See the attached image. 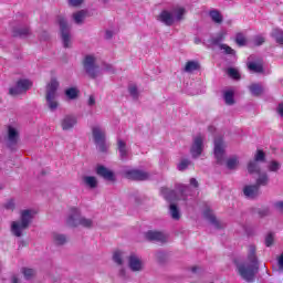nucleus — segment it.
Listing matches in <instances>:
<instances>
[{
  "label": "nucleus",
  "mask_w": 283,
  "mask_h": 283,
  "mask_svg": "<svg viewBox=\"0 0 283 283\" xmlns=\"http://www.w3.org/2000/svg\"><path fill=\"white\" fill-rule=\"evenodd\" d=\"M239 275L245 282H253L255 274L260 271V263L258 262V255H255V245H249L248 249V262L237 263Z\"/></svg>",
  "instance_id": "obj_1"
},
{
  "label": "nucleus",
  "mask_w": 283,
  "mask_h": 283,
  "mask_svg": "<svg viewBox=\"0 0 283 283\" xmlns=\"http://www.w3.org/2000/svg\"><path fill=\"white\" fill-rule=\"evenodd\" d=\"M66 223L69 227H84L85 229H92L94 221L85 217H81V210L77 208H71Z\"/></svg>",
  "instance_id": "obj_2"
},
{
  "label": "nucleus",
  "mask_w": 283,
  "mask_h": 283,
  "mask_svg": "<svg viewBox=\"0 0 283 283\" xmlns=\"http://www.w3.org/2000/svg\"><path fill=\"white\" fill-rule=\"evenodd\" d=\"M93 140L98 151H107L109 149V144L107 143V136L105 129L101 126L92 127Z\"/></svg>",
  "instance_id": "obj_3"
},
{
  "label": "nucleus",
  "mask_w": 283,
  "mask_h": 283,
  "mask_svg": "<svg viewBox=\"0 0 283 283\" xmlns=\"http://www.w3.org/2000/svg\"><path fill=\"white\" fill-rule=\"evenodd\" d=\"M56 90H59V81L52 78L46 86V104L51 112L59 109V102H56Z\"/></svg>",
  "instance_id": "obj_4"
},
{
  "label": "nucleus",
  "mask_w": 283,
  "mask_h": 283,
  "mask_svg": "<svg viewBox=\"0 0 283 283\" xmlns=\"http://www.w3.org/2000/svg\"><path fill=\"white\" fill-rule=\"evenodd\" d=\"M84 70L90 78H96L101 74L98 65H96V57L94 55H86L83 61Z\"/></svg>",
  "instance_id": "obj_5"
},
{
  "label": "nucleus",
  "mask_w": 283,
  "mask_h": 283,
  "mask_svg": "<svg viewBox=\"0 0 283 283\" xmlns=\"http://www.w3.org/2000/svg\"><path fill=\"white\" fill-rule=\"evenodd\" d=\"M57 23L60 25L63 46L70 48L71 35H70V25L67 24V20L63 15H59Z\"/></svg>",
  "instance_id": "obj_6"
},
{
  "label": "nucleus",
  "mask_w": 283,
  "mask_h": 283,
  "mask_svg": "<svg viewBox=\"0 0 283 283\" xmlns=\"http://www.w3.org/2000/svg\"><path fill=\"white\" fill-rule=\"evenodd\" d=\"M32 87V82L30 80H19L15 84V86L11 87L9 90L10 96H19V94H25L28 90Z\"/></svg>",
  "instance_id": "obj_7"
},
{
  "label": "nucleus",
  "mask_w": 283,
  "mask_h": 283,
  "mask_svg": "<svg viewBox=\"0 0 283 283\" xmlns=\"http://www.w3.org/2000/svg\"><path fill=\"white\" fill-rule=\"evenodd\" d=\"M203 150H205V137L202 135H198L193 138L192 146L190 148V154L192 158H200V156H202Z\"/></svg>",
  "instance_id": "obj_8"
},
{
  "label": "nucleus",
  "mask_w": 283,
  "mask_h": 283,
  "mask_svg": "<svg viewBox=\"0 0 283 283\" xmlns=\"http://www.w3.org/2000/svg\"><path fill=\"white\" fill-rule=\"evenodd\" d=\"M264 160H266V155L264 151L258 150L254 156V160L248 164L249 174H260V164L258 163H264Z\"/></svg>",
  "instance_id": "obj_9"
},
{
  "label": "nucleus",
  "mask_w": 283,
  "mask_h": 283,
  "mask_svg": "<svg viewBox=\"0 0 283 283\" xmlns=\"http://www.w3.org/2000/svg\"><path fill=\"white\" fill-rule=\"evenodd\" d=\"M214 158L217 165H224V142L222 138H214Z\"/></svg>",
  "instance_id": "obj_10"
},
{
  "label": "nucleus",
  "mask_w": 283,
  "mask_h": 283,
  "mask_svg": "<svg viewBox=\"0 0 283 283\" xmlns=\"http://www.w3.org/2000/svg\"><path fill=\"white\" fill-rule=\"evenodd\" d=\"M124 176L128 180H149V172L138 169L125 170Z\"/></svg>",
  "instance_id": "obj_11"
},
{
  "label": "nucleus",
  "mask_w": 283,
  "mask_h": 283,
  "mask_svg": "<svg viewBox=\"0 0 283 283\" xmlns=\"http://www.w3.org/2000/svg\"><path fill=\"white\" fill-rule=\"evenodd\" d=\"M18 143H19V132H17V128L9 126L8 142H7L9 149H14V147H17Z\"/></svg>",
  "instance_id": "obj_12"
},
{
  "label": "nucleus",
  "mask_w": 283,
  "mask_h": 283,
  "mask_svg": "<svg viewBox=\"0 0 283 283\" xmlns=\"http://www.w3.org/2000/svg\"><path fill=\"white\" fill-rule=\"evenodd\" d=\"M145 238L149 242H167V235L160 231L149 230L145 233Z\"/></svg>",
  "instance_id": "obj_13"
},
{
  "label": "nucleus",
  "mask_w": 283,
  "mask_h": 283,
  "mask_svg": "<svg viewBox=\"0 0 283 283\" xmlns=\"http://www.w3.org/2000/svg\"><path fill=\"white\" fill-rule=\"evenodd\" d=\"M128 266L130 271H143V260L136 254H130L128 256Z\"/></svg>",
  "instance_id": "obj_14"
},
{
  "label": "nucleus",
  "mask_w": 283,
  "mask_h": 283,
  "mask_svg": "<svg viewBox=\"0 0 283 283\" xmlns=\"http://www.w3.org/2000/svg\"><path fill=\"white\" fill-rule=\"evenodd\" d=\"M157 21H160L161 23H164V25L171 27L175 23L174 13H171V11L164 10L158 15Z\"/></svg>",
  "instance_id": "obj_15"
},
{
  "label": "nucleus",
  "mask_w": 283,
  "mask_h": 283,
  "mask_svg": "<svg viewBox=\"0 0 283 283\" xmlns=\"http://www.w3.org/2000/svg\"><path fill=\"white\" fill-rule=\"evenodd\" d=\"M160 195L168 202H176V200H180V198H178V193L176 192V190H171L169 188H161Z\"/></svg>",
  "instance_id": "obj_16"
},
{
  "label": "nucleus",
  "mask_w": 283,
  "mask_h": 283,
  "mask_svg": "<svg viewBox=\"0 0 283 283\" xmlns=\"http://www.w3.org/2000/svg\"><path fill=\"white\" fill-rule=\"evenodd\" d=\"M77 120H76V117L74 115H66L62 122H61V125H62V129L64 132H67L72 128H74V126L76 125Z\"/></svg>",
  "instance_id": "obj_17"
},
{
  "label": "nucleus",
  "mask_w": 283,
  "mask_h": 283,
  "mask_svg": "<svg viewBox=\"0 0 283 283\" xmlns=\"http://www.w3.org/2000/svg\"><path fill=\"white\" fill-rule=\"evenodd\" d=\"M96 174L97 176H101L102 178H104V180H109L111 182H114L115 180L114 172L105 168V166H98L96 168Z\"/></svg>",
  "instance_id": "obj_18"
},
{
  "label": "nucleus",
  "mask_w": 283,
  "mask_h": 283,
  "mask_svg": "<svg viewBox=\"0 0 283 283\" xmlns=\"http://www.w3.org/2000/svg\"><path fill=\"white\" fill-rule=\"evenodd\" d=\"M117 147L119 151L120 160H128L129 159V149H127V144L122 139L117 140Z\"/></svg>",
  "instance_id": "obj_19"
},
{
  "label": "nucleus",
  "mask_w": 283,
  "mask_h": 283,
  "mask_svg": "<svg viewBox=\"0 0 283 283\" xmlns=\"http://www.w3.org/2000/svg\"><path fill=\"white\" fill-rule=\"evenodd\" d=\"M13 36H20V39H25L30 34V27L25 25H18L13 28Z\"/></svg>",
  "instance_id": "obj_20"
},
{
  "label": "nucleus",
  "mask_w": 283,
  "mask_h": 283,
  "mask_svg": "<svg viewBox=\"0 0 283 283\" xmlns=\"http://www.w3.org/2000/svg\"><path fill=\"white\" fill-rule=\"evenodd\" d=\"M187 10L182 7H176L170 11V14H172L174 23L178 21H182Z\"/></svg>",
  "instance_id": "obj_21"
},
{
  "label": "nucleus",
  "mask_w": 283,
  "mask_h": 283,
  "mask_svg": "<svg viewBox=\"0 0 283 283\" xmlns=\"http://www.w3.org/2000/svg\"><path fill=\"white\" fill-rule=\"evenodd\" d=\"M243 193L247 198H258L260 193V188L256 185L245 186L243 189Z\"/></svg>",
  "instance_id": "obj_22"
},
{
  "label": "nucleus",
  "mask_w": 283,
  "mask_h": 283,
  "mask_svg": "<svg viewBox=\"0 0 283 283\" xmlns=\"http://www.w3.org/2000/svg\"><path fill=\"white\" fill-rule=\"evenodd\" d=\"M31 222H32V211L31 210L22 211L21 222H20V224H22V229H28Z\"/></svg>",
  "instance_id": "obj_23"
},
{
  "label": "nucleus",
  "mask_w": 283,
  "mask_h": 283,
  "mask_svg": "<svg viewBox=\"0 0 283 283\" xmlns=\"http://www.w3.org/2000/svg\"><path fill=\"white\" fill-rule=\"evenodd\" d=\"M203 217L206 220H209L216 229H220V221L216 219V216L213 214V211L211 209H206L203 211Z\"/></svg>",
  "instance_id": "obj_24"
},
{
  "label": "nucleus",
  "mask_w": 283,
  "mask_h": 283,
  "mask_svg": "<svg viewBox=\"0 0 283 283\" xmlns=\"http://www.w3.org/2000/svg\"><path fill=\"white\" fill-rule=\"evenodd\" d=\"M27 228H23V224L19 223L18 221H13L11 223V232L13 235H15V238H21V235H23V230Z\"/></svg>",
  "instance_id": "obj_25"
},
{
  "label": "nucleus",
  "mask_w": 283,
  "mask_h": 283,
  "mask_svg": "<svg viewBox=\"0 0 283 283\" xmlns=\"http://www.w3.org/2000/svg\"><path fill=\"white\" fill-rule=\"evenodd\" d=\"M83 182L86 187H90V189H96V187H98V180L93 176L83 177Z\"/></svg>",
  "instance_id": "obj_26"
},
{
  "label": "nucleus",
  "mask_w": 283,
  "mask_h": 283,
  "mask_svg": "<svg viewBox=\"0 0 283 283\" xmlns=\"http://www.w3.org/2000/svg\"><path fill=\"white\" fill-rule=\"evenodd\" d=\"M255 174H259V178L256 179L255 186L259 188L266 187L269 185V175H266V172L261 174L260 170L259 172Z\"/></svg>",
  "instance_id": "obj_27"
},
{
  "label": "nucleus",
  "mask_w": 283,
  "mask_h": 283,
  "mask_svg": "<svg viewBox=\"0 0 283 283\" xmlns=\"http://www.w3.org/2000/svg\"><path fill=\"white\" fill-rule=\"evenodd\" d=\"M248 69L250 70V72H254V74H262V72H264V66H262V64L258 62H250L248 64Z\"/></svg>",
  "instance_id": "obj_28"
},
{
  "label": "nucleus",
  "mask_w": 283,
  "mask_h": 283,
  "mask_svg": "<svg viewBox=\"0 0 283 283\" xmlns=\"http://www.w3.org/2000/svg\"><path fill=\"white\" fill-rule=\"evenodd\" d=\"M271 36L279 43V45H283V31L282 29H273Z\"/></svg>",
  "instance_id": "obj_29"
},
{
  "label": "nucleus",
  "mask_w": 283,
  "mask_h": 283,
  "mask_svg": "<svg viewBox=\"0 0 283 283\" xmlns=\"http://www.w3.org/2000/svg\"><path fill=\"white\" fill-rule=\"evenodd\" d=\"M21 273L24 276V280H32V277H34V275H36V270L32 269V268H22L21 269Z\"/></svg>",
  "instance_id": "obj_30"
},
{
  "label": "nucleus",
  "mask_w": 283,
  "mask_h": 283,
  "mask_svg": "<svg viewBox=\"0 0 283 283\" xmlns=\"http://www.w3.org/2000/svg\"><path fill=\"white\" fill-rule=\"evenodd\" d=\"M252 96H261V94H263L264 92V87H262L261 84H252L249 87Z\"/></svg>",
  "instance_id": "obj_31"
},
{
  "label": "nucleus",
  "mask_w": 283,
  "mask_h": 283,
  "mask_svg": "<svg viewBox=\"0 0 283 283\" xmlns=\"http://www.w3.org/2000/svg\"><path fill=\"white\" fill-rule=\"evenodd\" d=\"M123 260H125V252L115 251L113 254V262H115V264H118V266H123Z\"/></svg>",
  "instance_id": "obj_32"
},
{
  "label": "nucleus",
  "mask_w": 283,
  "mask_h": 283,
  "mask_svg": "<svg viewBox=\"0 0 283 283\" xmlns=\"http://www.w3.org/2000/svg\"><path fill=\"white\" fill-rule=\"evenodd\" d=\"M73 21L77 25H81V23H83V21H85V11L81 10V11L73 13Z\"/></svg>",
  "instance_id": "obj_33"
},
{
  "label": "nucleus",
  "mask_w": 283,
  "mask_h": 283,
  "mask_svg": "<svg viewBox=\"0 0 283 283\" xmlns=\"http://www.w3.org/2000/svg\"><path fill=\"white\" fill-rule=\"evenodd\" d=\"M191 188H189V186H185V185H177V191L180 193L182 200H187V193H189Z\"/></svg>",
  "instance_id": "obj_34"
},
{
  "label": "nucleus",
  "mask_w": 283,
  "mask_h": 283,
  "mask_svg": "<svg viewBox=\"0 0 283 283\" xmlns=\"http://www.w3.org/2000/svg\"><path fill=\"white\" fill-rule=\"evenodd\" d=\"M198 67H199L198 62L189 61L186 63L185 72H188V73L196 72V70H198Z\"/></svg>",
  "instance_id": "obj_35"
},
{
  "label": "nucleus",
  "mask_w": 283,
  "mask_h": 283,
  "mask_svg": "<svg viewBox=\"0 0 283 283\" xmlns=\"http://www.w3.org/2000/svg\"><path fill=\"white\" fill-rule=\"evenodd\" d=\"M53 240L57 245L65 244L67 242V238L65 237V234H59V233L53 234Z\"/></svg>",
  "instance_id": "obj_36"
},
{
  "label": "nucleus",
  "mask_w": 283,
  "mask_h": 283,
  "mask_svg": "<svg viewBox=\"0 0 283 283\" xmlns=\"http://www.w3.org/2000/svg\"><path fill=\"white\" fill-rule=\"evenodd\" d=\"M235 43L239 48H244V45H247V36H244L243 33H237Z\"/></svg>",
  "instance_id": "obj_37"
},
{
  "label": "nucleus",
  "mask_w": 283,
  "mask_h": 283,
  "mask_svg": "<svg viewBox=\"0 0 283 283\" xmlns=\"http://www.w3.org/2000/svg\"><path fill=\"white\" fill-rule=\"evenodd\" d=\"M65 95L67 96V98H70L71 101H74V98H77L78 97V91L76 87H71V88H67L65 91Z\"/></svg>",
  "instance_id": "obj_38"
},
{
  "label": "nucleus",
  "mask_w": 283,
  "mask_h": 283,
  "mask_svg": "<svg viewBox=\"0 0 283 283\" xmlns=\"http://www.w3.org/2000/svg\"><path fill=\"white\" fill-rule=\"evenodd\" d=\"M170 216L172 220H180V210H178V207L174 203L170 205Z\"/></svg>",
  "instance_id": "obj_39"
},
{
  "label": "nucleus",
  "mask_w": 283,
  "mask_h": 283,
  "mask_svg": "<svg viewBox=\"0 0 283 283\" xmlns=\"http://www.w3.org/2000/svg\"><path fill=\"white\" fill-rule=\"evenodd\" d=\"M238 165H240V161L238 160L237 156H232L227 160V167L229 169H235V167H238Z\"/></svg>",
  "instance_id": "obj_40"
},
{
  "label": "nucleus",
  "mask_w": 283,
  "mask_h": 283,
  "mask_svg": "<svg viewBox=\"0 0 283 283\" xmlns=\"http://www.w3.org/2000/svg\"><path fill=\"white\" fill-rule=\"evenodd\" d=\"M210 18L214 23H221L222 22V14L219 13L218 10L210 11Z\"/></svg>",
  "instance_id": "obj_41"
},
{
  "label": "nucleus",
  "mask_w": 283,
  "mask_h": 283,
  "mask_svg": "<svg viewBox=\"0 0 283 283\" xmlns=\"http://www.w3.org/2000/svg\"><path fill=\"white\" fill-rule=\"evenodd\" d=\"M223 98L227 105H233V103H235V101L233 99L232 91H227L223 95Z\"/></svg>",
  "instance_id": "obj_42"
},
{
  "label": "nucleus",
  "mask_w": 283,
  "mask_h": 283,
  "mask_svg": "<svg viewBox=\"0 0 283 283\" xmlns=\"http://www.w3.org/2000/svg\"><path fill=\"white\" fill-rule=\"evenodd\" d=\"M189 165H191V160L189 159H181L180 163L177 165L178 171H185Z\"/></svg>",
  "instance_id": "obj_43"
},
{
  "label": "nucleus",
  "mask_w": 283,
  "mask_h": 283,
  "mask_svg": "<svg viewBox=\"0 0 283 283\" xmlns=\"http://www.w3.org/2000/svg\"><path fill=\"white\" fill-rule=\"evenodd\" d=\"M227 74L228 76H230V78H234V80L240 78V72H238V69L230 67L228 69Z\"/></svg>",
  "instance_id": "obj_44"
},
{
  "label": "nucleus",
  "mask_w": 283,
  "mask_h": 283,
  "mask_svg": "<svg viewBox=\"0 0 283 283\" xmlns=\"http://www.w3.org/2000/svg\"><path fill=\"white\" fill-rule=\"evenodd\" d=\"M128 92L133 98H138V86H136V84H130L128 86Z\"/></svg>",
  "instance_id": "obj_45"
},
{
  "label": "nucleus",
  "mask_w": 283,
  "mask_h": 283,
  "mask_svg": "<svg viewBox=\"0 0 283 283\" xmlns=\"http://www.w3.org/2000/svg\"><path fill=\"white\" fill-rule=\"evenodd\" d=\"M222 41H224V35H222V33H219L217 36L211 38L212 45H220Z\"/></svg>",
  "instance_id": "obj_46"
},
{
  "label": "nucleus",
  "mask_w": 283,
  "mask_h": 283,
  "mask_svg": "<svg viewBox=\"0 0 283 283\" xmlns=\"http://www.w3.org/2000/svg\"><path fill=\"white\" fill-rule=\"evenodd\" d=\"M265 39L262 35H255L253 39V44L260 46L264 43Z\"/></svg>",
  "instance_id": "obj_47"
},
{
  "label": "nucleus",
  "mask_w": 283,
  "mask_h": 283,
  "mask_svg": "<svg viewBox=\"0 0 283 283\" xmlns=\"http://www.w3.org/2000/svg\"><path fill=\"white\" fill-rule=\"evenodd\" d=\"M280 170V163L271 161L269 165V171H279Z\"/></svg>",
  "instance_id": "obj_48"
},
{
  "label": "nucleus",
  "mask_w": 283,
  "mask_h": 283,
  "mask_svg": "<svg viewBox=\"0 0 283 283\" xmlns=\"http://www.w3.org/2000/svg\"><path fill=\"white\" fill-rule=\"evenodd\" d=\"M4 209L8 211H14V199H10L4 203Z\"/></svg>",
  "instance_id": "obj_49"
},
{
  "label": "nucleus",
  "mask_w": 283,
  "mask_h": 283,
  "mask_svg": "<svg viewBox=\"0 0 283 283\" xmlns=\"http://www.w3.org/2000/svg\"><path fill=\"white\" fill-rule=\"evenodd\" d=\"M256 213H259L260 218H264L269 216L270 210L269 208H260V209H256Z\"/></svg>",
  "instance_id": "obj_50"
},
{
  "label": "nucleus",
  "mask_w": 283,
  "mask_h": 283,
  "mask_svg": "<svg viewBox=\"0 0 283 283\" xmlns=\"http://www.w3.org/2000/svg\"><path fill=\"white\" fill-rule=\"evenodd\" d=\"M221 50H224L226 54H235V50L227 44H222Z\"/></svg>",
  "instance_id": "obj_51"
},
{
  "label": "nucleus",
  "mask_w": 283,
  "mask_h": 283,
  "mask_svg": "<svg viewBox=\"0 0 283 283\" xmlns=\"http://www.w3.org/2000/svg\"><path fill=\"white\" fill-rule=\"evenodd\" d=\"M83 0H69V6L72 8H78V6H82Z\"/></svg>",
  "instance_id": "obj_52"
},
{
  "label": "nucleus",
  "mask_w": 283,
  "mask_h": 283,
  "mask_svg": "<svg viewBox=\"0 0 283 283\" xmlns=\"http://www.w3.org/2000/svg\"><path fill=\"white\" fill-rule=\"evenodd\" d=\"M271 244H273V233H269L266 237H265V245L266 247H271Z\"/></svg>",
  "instance_id": "obj_53"
},
{
  "label": "nucleus",
  "mask_w": 283,
  "mask_h": 283,
  "mask_svg": "<svg viewBox=\"0 0 283 283\" xmlns=\"http://www.w3.org/2000/svg\"><path fill=\"white\" fill-rule=\"evenodd\" d=\"M104 72H108L109 74H113L114 72V66L112 64H104Z\"/></svg>",
  "instance_id": "obj_54"
},
{
  "label": "nucleus",
  "mask_w": 283,
  "mask_h": 283,
  "mask_svg": "<svg viewBox=\"0 0 283 283\" xmlns=\"http://www.w3.org/2000/svg\"><path fill=\"white\" fill-rule=\"evenodd\" d=\"M156 258H157V260H159V262H165V252L158 251L156 253Z\"/></svg>",
  "instance_id": "obj_55"
},
{
  "label": "nucleus",
  "mask_w": 283,
  "mask_h": 283,
  "mask_svg": "<svg viewBox=\"0 0 283 283\" xmlns=\"http://www.w3.org/2000/svg\"><path fill=\"white\" fill-rule=\"evenodd\" d=\"M275 209H277V211H280L281 213H283V201H276L274 203Z\"/></svg>",
  "instance_id": "obj_56"
},
{
  "label": "nucleus",
  "mask_w": 283,
  "mask_h": 283,
  "mask_svg": "<svg viewBox=\"0 0 283 283\" xmlns=\"http://www.w3.org/2000/svg\"><path fill=\"white\" fill-rule=\"evenodd\" d=\"M87 104L90 107H93V105H96V98H94V96L91 95Z\"/></svg>",
  "instance_id": "obj_57"
},
{
  "label": "nucleus",
  "mask_w": 283,
  "mask_h": 283,
  "mask_svg": "<svg viewBox=\"0 0 283 283\" xmlns=\"http://www.w3.org/2000/svg\"><path fill=\"white\" fill-rule=\"evenodd\" d=\"M277 264L280 271H283V253L279 256Z\"/></svg>",
  "instance_id": "obj_58"
},
{
  "label": "nucleus",
  "mask_w": 283,
  "mask_h": 283,
  "mask_svg": "<svg viewBox=\"0 0 283 283\" xmlns=\"http://www.w3.org/2000/svg\"><path fill=\"white\" fill-rule=\"evenodd\" d=\"M112 36H114V32L107 30V31L105 32V39H112Z\"/></svg>",
  "instance_id": "obj_59"
},
{
  "label": "nucleus",
  "mask_w": 283,
  "mask_h": 283,
  "mask_svg": "<svg viewBox=\"0 0 283 283\" xmlns=\"http://www.w3.org/2000/svg\"><path fill=\"white\" fill-rule=\"evenodd\" d=\"M190 185L195 188H198V180L196 178L190 179Z\"/></svg>",
  "instance_id": "obj_60"
},
{
  "label": "nucleus",
  "mask_w": 283,
  "mask_h": 283,
  "mask_svg": "<svg viewBox=\"0 0 283 283\" xmlns=\"http://www.w3.org/2000/svg\"><path fill=\"white\" fill-rule=\"evenodd\" d=\"M198 271H200V268H198V266H193L191 269V273H193L195 275H196V273H198Z\"/></svg>",
  "instance_id": "obj_61"
},
{
  "label": "nucleus",
  "mask_w": 283,
  "mask_h": 283,
  "mask_svg": "<svg viewBox=\"0 0 283 283\" xmlns=\"http://www.w3.org/2000/svg\"><path fill=\"white\" fill-rule=\"evenodd\" d=\"M11 282H12V283H19V277L12 276Z\"/></svg>",
  "instance_id": "obj_62"
},
{
  "label": "nucleus",
  "mask_w": 283,
  "mask_h": 283,
  "mask_svg": "<svg viewBox=\"0 0 283 283\" xmlns=\"http://www.w3.org/2000/svg\"><path fill=\"white\" fill-rule=\"evenodd\" d=\"M119 275H120V277H125V270L122 269V270L119 271Z\"/></svg>",
  "instance_id": "obj_63"
},
{
  "label": "nucleus",
  "mask_w": 283,
  "mask_h": 283,
  "mask_svg": "<svg viewBox=\"0 0 283 283\" xmlns=\"http://www.w3.org/2000/svg\"><path fill=\"white\" fill-rule=\"evenodd\" d=\"M103 1V3H107V0H102Z\"/></svg>",
  "instance_id": "obj_64"
}]
</instances>
